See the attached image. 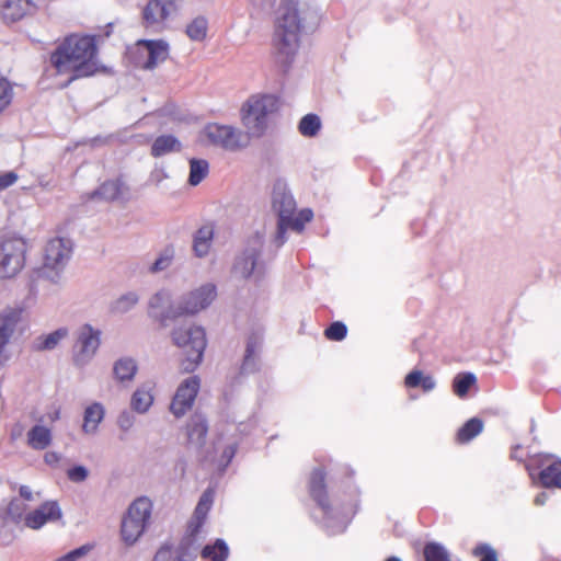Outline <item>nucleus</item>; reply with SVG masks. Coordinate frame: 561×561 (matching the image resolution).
<instances>
[{"label": "nucleus", "mask_w": 561, "mask_h": 561, "mask_svg": "<svg viewBox=\"0 0 561 561\" xmlns=\"http://www.w3.org/2000/svg\"><path fill=\"white\" fill-rule=\"evenodd\" d=\"M310 14L307 3L298 0H283L276 18L274 35V58L283 72L291 67L299 49L300 33Z\"/></svg>", "instance_id": "1"}, {"label": "nucleus", "mask_w": 561, "mask_h": 561, "mask_svg": "<svg viewBox=\"0 0 561 561\" xmlns=\"http://www.w3.org/2000/svg\"><path fill=\"white\" fill-rule=\"evenodd\" d=\"M96 45L92 36L71 35L67 37L50 55V62L59 75H70L62 85L99 71Z\"/></svg>", "instance_id": "2"}, {"label": "nucleus", "mask_w": 561, "mask_h": 561, "mask_svg": "<svg viewBox=\"0 0 561 561\" xmlns=\"http://www.w3.org/2000/svg\"><path fill=\"white\" fill-rule=\"evenodd\" d=\"M171 340L185 355L181 363L182 369L186 373L193 371L202 362L206 347L204 329L193 322L185 321L172 329Z\"/></svg>", "instance_id": "3"}, {"label": "nucleus", "mask_w": 561, "mask_h": 561, "mask_svg": "<svg viewBox=\"0 0 561 561\" xmlns=\"http://www.w3.org/2000/svg\"><path fill=\"white\" fill-rule=\"evenodd\" d=\"M72 253V242L68 238L56 237L44 248L43 264L35 271L36 279L60 285L62 273Z\"/></svg>", "instance_id": "4"}, {"label": "nucleus", "mask_w": 561, "mask_h": 561, "mask_svg": "<svg viewBox=\"0 0 561 561\" xmlns=\"http://www.w3.org/2000/svg\"><path fill=\"white\" fill-rule=\"evenodd\" d=\"M278 110V99L272 94L250 96L241 107V121L248 137H261L268 127L270 116Z\"/></svg>", "instance_id": "5"}, {"label": "nucleus", "mask_w": 561, "mask_h": 561, "mask_svg": "<svg viewBox=\"0 0 561 561\" xmlns=\"http://www.w3.org/2000/svg\"><path fill=\"white\" fill-rule=\"evenodd\" d=\"M153 504L147 496L134 500L124 514L121 523V538L123 542L134 546L150 525Z\"/></svg>", "instance_id": "6"}, {"label": "nucleus", "mask_w": 561, "mask_h": 561, "mask_svg": "<svg viewBox=\"0 0 561 561\" xmlns=\"http://www.w3.org/2000/svg\"><path fill=\"white\" fill-rule=\"evenodd\" d=\"M26 241L16 234L0 236V278L18 275L25 265Z\"/></svg>", "instance_id": "7"}, {"label": "nucleus", "mask_w": 561, "mask_h": 561, "mask_svg": "<svg viewBox=\"0 0 561 561\" xmlns=\"http://www.w3.org/2000/svg\"><path fill=\"white\" fill-rule=\"evenodd\" d=\"M263 244L264 240L260 233H255L249 239L244 251L237 257L233 265L236 275L242 278L254 276L259 279L264 274L265 264L261 260Z\"/></svg>", "instance_id": "8"}, {"label": "nucleus", "mask_w": 561, "mask_h": 561, "mask_svg": "<svg viewBox=\"0 0 561 561\" xmlns=\"http://www.w3.org/2000/svg\"><path fill=\"white\" fill-rule=\"evenodd\" d=\"M203 135L209 144L227 151L241 150L250 142L244 131L231 125L208 124L204 127Z\"/></svg>", "instance_id": "9"}, {"label": "nucleus", "mask_w": 561, "mask_h": 561, "mask_svg": "<svg viewBox=\"0 0 561 561\" xmlns=\"http://www.w3.org/2000/svg\"><path fill=\"white\" fill-rule=\"evenodd\" d=\"M24 309L22 307H7L0 312V366H4L11 358L9 345L23 323Z\"/></svg>", "instance_id": "10"}, {"label": "nucleus", "mask_w": 561, "mask_h": 561, "mask_svg": "<svg viewBox=\"0 0 561 561\" xmlns=\"http://www.w3.org/2000/svg\"><path fill=\"white\" fill-rule=\"evenodd\" d=\"M101 331L85 323L76 332L72 358L76 366H85L95 356L101 344Z\"/></svg>", "instance_id": "11"}, {"label": "nucleus", "mask_w": 561, "mask_h": 561, "mask_svg": "<svg viewBox=\"0 0 561 561\" xmlns=\"http://www.w3.org/2000/svg\"><path fill=\"white\" fill-rule=\"evenodd\" d=\"M176 9V0H148L142 10V25L149 32L161 33Z\"/></svg>", "instance_id": "12"}, {"label": "nucleus", "mask_w": 561, "mask_h": 561, "mask_svg": "<svg viewBox=\"0 0 561 561\" xmlns=\"http://www.w3.org/2000/svg\"><path fill=\"white\" fill-rule=\"evenodd\" d=\"M310 494L323 511V514L325 516L324 526L328 528L330 534L335 535L339 533H343L346 529L347 520L343 518L337 520L336 523H333V519L330 515L331 510L329 506V501L325 492L324 472L320 469H316L311 473Z\"/></svg>", "instance_id": "13"}, {"label": "nucleus", "mask_w": 561, "mask_h": 561, "mask_svg": "<svg viewBox=\"0 0 561 561\" xmlns=\"http://www.w3.org/2000/svg\"><path fill=\"white\" fill-rule=\"evenodd\" d=\"M217 297V289L214 284L207 283L190 293L183 295L180 301L182 316H193L206 309Z\"/></svg>", "instance_id": "14"}, {"label": "nucleus", "mask_w": 561, "mask_h": 561, "mask_svg": "<svg viewBox=\"0 0 561 561\" xmlns=\"http://www.w3.org/2000/svg\"><path fill=\"white\" fill-rule=\"evenodd\" d=\"M199 388L201 379L198 376H190L179 385L170 404V411L175 417H182L192 409Z\"/></svg>", "instance_id": "15"}, {"label": "nucleus", "mask_w": 561, "mask_h": 561, "mask_svg": "<svg viewBox=\"0 0 561 561\" xmlns=\"http://www.w3.org/2000/svg\"><path fill=\"white\" fill-rule=\"evenodd\" d=\"M214 502V491L210 489H207L204 491L202 496L199 497V501L195 507L194 514L187 525L186 536L181 542L182 549L191 550L193 543L197 539L201 529L205 523V519L207 517L208 512L210 511V507Z\"/></svg>", "instance_id": "16"}, {"label": "nucleus", "mask_w": 561, "mask_h": 561, "mask_svg": "<svg viewBox=\"0 0 561 561\" xmlns=\"http://www.w3.org/2000/svg\"><path fill=\"white\" fill-rule=\"evenodd\" d=\"M149 311L162 325H167L168 320L182 316V312H180V301L176 305H172L171 295L167 290L158 291L150 298Z\"/></svg>", "instance_id": "17"}, {"label": "nucleus", "mask_w": 561, "mask_h": 561, "mask_svg": "<svg viewBox=\"0 0 561 561\" xmlns=\"http://www.w3.org/2000/svg\"><path fill=\"white\" fill-rule=\"evenodd\" d=\"M61 515L59 504L56 501H47L38 508L26 514L24 524L27 528L39 529L48 522L60 519Z\"/></svg>", "instance_id": "18"}, {"label": "nucleus", "mask_w": 561, "mask_h": 561, "mask_svg": "<svg viewBox=\"0 0 561 561\" xmlns=\"http://www.w3.org/2000/svg\"><path fill=\"white\" fill-rule=\"evenodd\" d=\"M296 202L291 193L283 185H276L273 191V209L278 219L296 220L300 218V211L296 214Z\"/></svg>", "instance_id": "19"}, {"label": "nucleus", "mask_w": 561, "mask_h": 561, "mask_svg": "<svg viewBox=\"0 0 561 561\" xmlns=\"http://www.w3.org/2000/svg\"><path fill=\"white\" fill-rule=\"evenodd\" d=\"M2 18L8 22H15L32 14L36 5L32 0H0Z\"/></svg>", "instance_id": "20"}, {"label": "nucleus", "mask_w": 561, "mask_h": 561, "mask_svg": "<svg viewBox=\"0 0 561 561\" xmlns=\"http://www.w3.org/2000/svg\"><path fill=\"white\" fill-rule=\"evenodd\" d=\"M313 217L312 210L309 208H305L300 210V218L296 220H284L278 219L277 224V231L274 239V242L276 243V247H282L286 240V232L288 229H291L296 232H301L304 230L305 224L309 222Z\"/></svg>", "instance_id": "21"}, {"label": "nucleus", "mask_w": 561, "mask_h": 561, "mask_svg": "<svg viewBox=\"0 0 561 561\" xmlns=\"http://www.w3.org/2000/svg\"><path fill=\"white\" fill-rule=\"evenodd\" d=\"M138 45H144L148 50V60L144 66L146 69H153L169 56V45L165 41L141 39Z\"/></svg>", "instance_id": "22"}, {"label": "nucleus", "mask_w": 561, "mask_h": 561, "mask_svg": "<svg viewBox=\"0 0 561 561\" xmlns=\"http://www.w3.org/2000/svg\"><path fill=\"white\" fill-rule=\"evenodd\" d=\"M104 416L105 408L101 402L89 404L83 412L82 432L88 435L95 434Z\"/></svg>", "instance_id": "23"}, {"label": "nucleus", "mask_w": 561, "mask_h": 561, "mask_svg": "<svg viewBox=\"0 0 561 561\" xmlns=\"http://www.w3.org/2000/svg\"><path fill=\"white\" fill-rule=\"evenodd\" d=\"M188 442L195 446H203L208 432L207 420L204 415L195 413L187 423Z\"/></svg>", "instance_id": "24"}, {"label": "nucleus", "mask_w": 561, "mask_h": 561, "mask_svg": "<svg viewBox=\"0 0 561 561\" xmlns=\"http://www.w3.org/2000/svg\"><path fill=\"white\" fill-rule=\"evenodd\" d=\"M27 445L34 450H44L53 442L51 431L41 424L34 425L27 432Z\"/></svg>", "instance_id": "25"}, {"label": "nucleus", "mask_w": 561, "mask_h": 561, "mask_svg": "<svg viewBox=\"0 0 561 561\" xmlns=\"http://www.w3.org/2000/svg\"><path fill=\"white\" fill-rule=\"evenodd\" d=\"M214 238L211 226L201 227L193 237V251L197 257H204L209 253Z\"/></svg>", "instance_id": "26"}, {"label": "nucleus", "mask_w": 561, "mask_h": 561, "mask_svg": "<svg viewBox=\"0 0 561 561\" xmlns=\"http://www.w3.org/2000/svg\"><path fill=\"white\" fill-rule=\"evenodd\" d=\"M181 150V142L172 135H162L156 138L151 146V154L156 158L178 152Z\"/></svg>", "instance_id": "27"}, {"label": "nucleus", "mask_w": 561, "mask_h": 561, "mask_svg": "<svg viewBox=\"0 0 561 561\" xmlns=\"http://www.w3.org/2000/svg\"><path fill=\"white\" fill-rule=\"evenodd\" d=\"M137 373V364L130 357L117 359L113 366V374L119 382L131 381Z\"/></svg>", "instance_id": "28"}, {"label": "nucleus", "mask_w": 561, "mask_h": 561, "mask_svg": "<svg viewBox=\"0 0 561 561\" xmlns=\"http://www.w3.org/2000/svg\"><path fill=\"white\" fill-rule=\"evenodd\" d=\"M124 184L121 180L104 182L94 193L93 197L103 201H114L123 194Z\"/></svg>", "instance_id": "29"}, {"label": "nucleus", "mask_w": 561, "mask_h": 561, "mask_svg": "<svg viewBox=\"0 0 561 561\" xmlns=\"http://www.w3.org/2000/svg\"><path fill=\"white\" fill-rule=\"evenodd\" d=\"M539 480L545 488L561 489V461H556L543 468L539 473Z\"/></svg>", "instance_id": "30"}, {"label": "nucleus", "mask_w": 561, "mask_h": 561, "mask_svg": "<svg viewBox=\"0 0 561 561\" xmlns=\"http://www.w3.org/2000/svg\"><path fill=\"white\" fill-rule=\"evenodd\" d=\"M483 430V422L478 417H472L467 421L457 433V440L459 443H468L478 436Z\"/></svg>", "instance_id": "31"}, {"label": "nucleus", "mask_w": 561, "mask_h": 561, "mask_svg": "<svg viewBox=\"0 0 561 561\" xmlns=\"http://www.w3.org/2000/svg\"><path fill=\"white\" fill-rule=\"evenodd\" d=\"M139 302V295L136 291H127L121 295L111 305V311L114 313H126Z\"/></svg>", "instance_id": "32"}, {"label": "nucleus", "mask_w": 561, "mask_h": 561, "mask_svg": "<svg viewBox=\"0 0 561 561\" xmlns=\"http://www.w3.org/2000/svg\"><path fill=\"white\" fill-rule=\"evenodd\" d=\"M228 553V546L221 539H217L213 546H205L202 550L203 559L210 561H224L227 559Z\"/></svg>", "instance_id": "33"}, {"label": "nucleus", "mask_w": 561, "mask_h": 561, "mask_svg": "<svg viewBox=\"0 0 561 561\" xmlns=\"http://www.w3.org/2000/svg\"><path fill=\"white\" fill-rule=\"evenodd\" d=\"M208 162L203 159H192L190 161L188 183L192 186L198 185L208 174Z\"/></svg>", "instance_id": "34"}, {"label": "nucleus", "mask_w": 561, "mask_h": 561, "mask_svg": "<svg viewBox=\"0 0 561 561\" xmlns=\"http://www.w3.org/2000/svg\"><path fill=\"white\" fill-rule=\"evenodd\" d=\"M152 402V394L148 390L139 388L133 393L130 405L134 411L138 413H146L151 407Z\"/></svg>", "instance_id": "35"}, {"label": "nucleus", "mask_w": 561, "mask_h": 561, "mask_svg": "<svg viewBox=\"0 0 561 561\" xmlns=\"http://www.w3.org/2000/svg\"><path fill=\"white\" fill-rule=\"evenodd\" d=\"M207 28L208 22L206 18L197 16L187 24L185 33L190 39L201 42L206 37Z\"/></svg>", "instance_id": "36"}, {"label": "nucleus", "mask_w": 561, "mask_h": 561, "mask_svg": "<svg viewBox=\"0 0 561 561\" xmlns=\"http://www.w3.org/2000/svg\"><path fill=\"white\" fill-rule=\"evenodd\" d=\"M175 250L172 245L165 247L158 255L156 261L149 266V272L152 274L165 271L173 262Z\"/></svg>", "instance_id": "37"}, {"label": "nucleus", "mask_w": 561, "mask_h": 561, "mask_svg": "<svg viewBox=\"0 0 561 561\" xmlns=\"http://www.w3.org/2000/svg\"><path fill=\"white\" fill-rule=\"evenodd\" d=\"M477 378L472 373L458 374L453 380V389L456 396L463 398L476 383Z\"/></svg>", "instance_id": "38"}, {"label": "nucleus", "mask_w": 561, "mask_h": 561, "mask_svg": "<svg viewBox=\"0 0 561 561\" xmlns=\"http://www.w3.org/2000/svg\"><path fill=\"white\" fill-rule=\"evenodd\" d=\"M321 128V121L317 114L305 115L298 125L299 133L305 137H314Z\"/></svg>", "instance_id": "39"}, {"label": "nucleus", "mask_w": 561, "mask_h": 561, "mask_svg": "<svg viewBox=\"0 0 561 561\" xmlns=\"http://www.w3.org/2000/svg\"><path fill=\"white\" fill-rule=\"evenodd\" d=\"M68 336L67 328H59L56 331L38 339V350H53L60 341Z\"/></svg>", "instance_id": "40"}, {"label": "nucleus", "mask_w": 561, "mask_h": 561, "mask_svg": "<svg viewBox=\"0 0 561 561\" xmlns=\"http://www.w3.org/2000/svg\"><path fill=\"white\" fill-rule=\"evenodd\" d=\"M425 561H450L449 553L444 546L430 542L424 547Z\"/></svg>", "instance_id": "41"}, {"label": "nucleus", "mask_w": 561, "mask_h": 561, "mask_svg": "<svg viewBox=\"0 0 561 561\" xmlns=\"http://www.w3.org/2000/svg\"><path fill=\"white\" fill-rule=\"evenodd\" d=\"M26 504L23 500L19 497H14L10 501L7 514L14 523H20L22 519L24 520L25 512H26Z\"/></svg>", "instance_id": "42"}, {"label": "nucleus", "mask_w": 561, "mask_h": 561, "mask_svg": "<svg viewBox=\"0 0 561 561\" xmlns=\"http://www.w3.org/2000/svg\"><path fill=\"white\" fill-rule=\"evenodd\" d=\"M256 348H257L256 341L250 339L247 344L244 359H243V364H242L243 371L251 373V371L255 370L256 365H255L254 355H255Z\"/></svg>", "instance_id": "43"}, {"label": "nucleus", "mask_w": 561, "mask_h": 561, "mask_svg": "<svg viewBox=\"0 0 561 561\" xmlns=\"http://www.w3.org/2000/svg\"><path fill=\"white\" fill-rule=\"evenodd\" d=\"M13 99V88L5 78L0 79V114L11 104Z\"/></svg>", "instance_id": "44"}, {"label": "nucleus", "mask_w": 561, "mask_h": 561, "mask_svg": "<svg viewBox=\"0 0 561 561\" xmlns=\"http://www.w3.org/2000/svg\"><path fill=\"white\" fill-rule=\"evenodd\" d=\"M347 333V328L342 322H333L327 330L325 336L332 341H342Z\"/></svg>", "instance_id": "45"}, {"label": "nucleus", "mask_w": 561, "mask_h": 561, "mask_svg": "<svg viewBox=\"0 0 561 561\" xmlns=\"http://www.w3.org/2000/svg\"><path fill=\"white\" fill-rule=\"evenodd\" d=\"M425 375L426 374L420 369L411 370L404 378V386L410 389L420 388Z\"/></svg>", "instance_id": "46"}, {"label": "nucleus", "mask_w": 561, "mask_h": 561, "mask_svg": "<svg viewBox=\"0 0 561 561\" xmlns=\"http://www.w3.org/2000/svg\"><path fill=\"white\" fill-rule=\"evenodd\" d=\"M67 477L71 482L80 483L89 477V470L84 466H75L67 471Z\"/></svg>", "instance_id": "47"}, {"label": "nucleus", "mask_w": 561, "mask_h": 561, "mask_svg": "<svg viewBox=\"0 0 561 561\" xmlns=\"http://www.w3.org/2000/svg\"><path fill=\"white\" fill-rule=\"evenodd\" d=\"M474 556H481V561H497L495 550L489 545H479L473 550Z\"/></svg>", "instance_id": "48"}, {"label": "nucleus", "mask_w": 561, "mask_h": 561, "mask_svg": "<svg viewBox=\"0 0 561 561\" xmlns=\"http://www.w3.org/2000/svg\"><path fill=\"white\" fill-rule=\"evenodd\" d=\"M135 416L128 411L122 412L117 417V426L123 432H128L135 424Z\"/></svg>", "instance_id": "49"}, {"label": "nucleus", "mask_w": 561, "mask_h": 561, "mask_svg": "<svg viewBox=\"0 0 561 561\" xmlns=\"http://www.w3.org/2000/svg\"><path fill=\"white\" fill-rule=\"evenodd\" d=\"M89 549L87 547H80L78 549H75L67 554L62 556L61 558L57 559L56 561H79L82 557L87 554Z\"/></svg>", "instance_id": "50"}, {"label": "nucleus", "mask_w": 561, "mask_h": 561, "mask_svg": "<svg viewBox=\"0 0 561 561\" xmlns=\"http://www.w3.org/2000/svg\"><path fill=\"white\" fill-rule=\"evenodd\" d=\"M18 179H19L18 174L12 171L1 174L0 175V192L12 186L18 181Z\"/></svg>", "instance_id": "51"}, {"label": "nucleus", "mask_w": 561, "mask_h": 561, "mask_svg": "<svg viewBox=\"0 0 561 561\" xmlns=\"http://www.w3.org/2000/svg\"><path fill=\"white\" fill-rule=\"evenodd\" d=\"M435 387H436L435 378L432 375L426 374L424 379H422V385L420 388L424 392H431L435 389Z\"/></svg>", "instance_id": "52"}, {"label": "nucleus", "mask_w": 561, "mask_h": 561, "mask_svg": "<svg viewBox=\"0 0 561 561\" xmlns=\"http://www.w3.org/2000/svg\"><path fill=\"white\" fill-rule=\"evenodd\" d=\"M20 497L23 501H33L34 494L30 486L27 485H21L19 489Z\"/></svg>", "instance_id": "53"}, {"label": "nucleus", "mask_w": 561, "mask_h": 561, "mask_svg": "<svg viewBox=\"0 0 561 561\" xmlns=\"http://www.w3.org/2000/svg\"><path fill=\"white\" fill-rule=\"evenodd\" d=\"M180 549L182 550V552L176 557V559H174L173 561H191L194 553L196 552V548H193V551L191 550H187V549H182L180 547Z\"/></svg>", "instance_id": "54"}, {"label": "nucleus", "mask_w": 561, "mask_h": 561, "mask_svg": "<svg viewBox=\"0 0 561 561\" xmlns=\"http://www.w3.org/2000/svg\"><path fill=\"white\" fill-rule=\"evenodd\" d=\"M44 460L47 465L49 466H55L59 462L60 460V455L55 453V451H48L45 454L44 456Z\"/></svg>", "instance_id": "55"}, {"label": "nucleus", "mask_w": 561, "mask_h": 561, "mask_svg": "<svg viewBox=\"0 0 561 561\" xmlns=\"http://www.w3.org/2000/svg\"><path fill=\"white\" fill-rule=\"evenodd\" d=\"M168 178V174L167 172L163 170V169H156L152 173H151V180L156 183V184H160L162 180L167 179Z\"/></svg>", "instance_id": "56"}, {"label": "nucleus", "mask_w": 561, "mask_h": 561, "mask_svg": "<svg viewBox=\"0 0 561 561\" xmlns=\"http://www.w3.org/2000/svg\"><path fill=\"white\" fill-rule=\"evenodd\" d=\"M171 556V550L168 548H161L154 556L153 561H164Z\"/></svg>", "instance_id": "57"}, {"label": "nucleus", "mask_w": 561, "mask_h": 561, "mask_svg": "<svg viewBox=\"0 0 561 561\" xmlns=\"http://www.w3.org/2000/svg\"><path fill=\"white\" fill-rule=\"evenodd\" d=\"M236 446L233 445H230L228 446L225 451H224V457L226 458V466L230 462V460L232 459V457L234 456L236 454Z\"/></svg>", "instance_id": "58"}, {"label": "nucleus", "mask_w": 561, "mask_h": 561, "mask_svg": "<svg viewBox=\"0 0 561 561\" xmlns=\"http://www.w3.org/2000/svg\"><path fill=\"white\" fill-rule=\"evenodd\" d=\"M547 500H548V494L546 492H540L539 494L536 495L534 503L537 506H541L547 502Z\"/></svg>", "instance_id": "59"}, {"label": "nucleus", "mask_w": 561, "mask_h": 561, "mask_svg": "<svg viewBox=\"0 0 561 561\" xmlns=\"http://www.w3.org/2000/svg\"><path fill=\"white\" fill-rule=\"evenodd\" d=\"M59 419V411H56L54 413V416H51V420L55 421V420H58Z\"/></svg>", "instance_id": "60"}, {"label": "nucleus", "mask_w": 561, "mask_h": 561, "mask_svg": "<svg viewBox=\"0 0 561 561\" xmlns=\"http://www.w3.org/2000/svg\"><path fill=\"white\" fill-rule=\"evenodd\" d=\"M386 561H401V560L397 557H390Z\"/></svg>", "instance_id": "61"}]
</instances>
